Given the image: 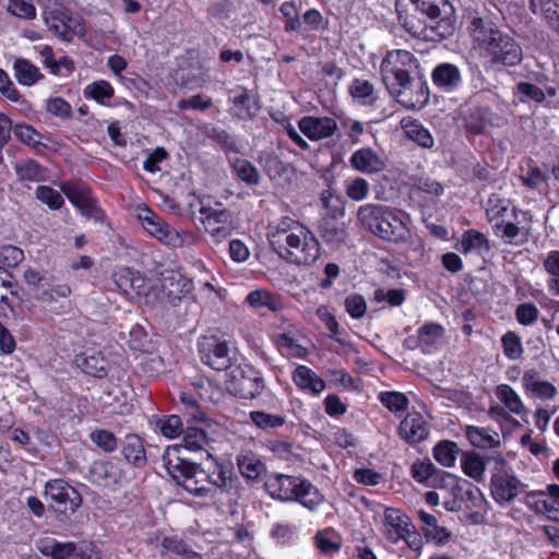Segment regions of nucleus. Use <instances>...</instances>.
Wrapping results in <instances>:
<instances>
[{
  "mask_svg": "<svg viewBox=\"0 0 559 559\" xmlns=\"http://www.w3.org/2000/svg\"><path fill=\"white\" fill-rule=\"evenodd\" d=\"M163 461L171 479L194 497L214 498L217 489H229L233 472L217 461L213 471L205 469L201 464L180 457L178 447H168Z\"/></svg>",
  "mask_w": 559,
  "mask_h": 559,
  "instance_id": "obj_1",
  "label": "nucleus"
},
{
  "mask_svg": "<svg viewBox=\"0 0 559 559\" xmlns=\"http://www.w3.org/2000/svg\"><path fill=\"white\" fill-rule=\"evenodd\" d=\"M403 27L417 38L443 39L454 32V9L448 0H396Z\"/></svg>",
  "mask_w": 559,
  "mask_h": 559,
  "instance_id": "obj_2",
  "label": "nucleus"
},
{
  "mask_svg": "<svg viewBox=\"0 0 559 559\" xmlns=\"http://www.w3.org/2000/svg\"><path fill=\"white\" fill-rule=\"evenodd\" d=\"M357 223L382 240L402 242L409 237V229L400 212L383 204L368 203L357 210Z\"/></svg>",
  "mask_w": 559,
  "mask_h": 559,
  "instance_id": "obj_3",
  "label": "nucleus"
},
{
  "mask_svg": "<svg viewBox=\"0 0 559 559\" xmlns=\"http://www.w3.org/2000/svg\"><path fill=\"white\" fill-rule=\"evenodd\" d=\"M274 251L288 263L296 265H311L320 257V243L311 230L299 228L296 234L280 235L275 240Z\"/></svg>",
  "mask_w": 559,
  "mask_h": 559,
  "instance_id": "obj_4",
  "label": "nucleus"
},
{
  "mask_svg": "<svg viewBox=\"0 0 559 559\" xmlns=\"http://www.w3.org/2000/svg\"><path fill=\"white\" fill-rule=\"evenodd\" d=\"M487 459L495 463L490 479L491 497L499 506H508L524 492L526 485L508 467L506 459L500 453Z\"/></svg>",
  "mask_w": 559,
  "mask_h": 559,
  "instance_id": "obj_5",
  "label": "nucleus"
},
{
  "mask_svg": "<svg viewBox=\"0 0 559 559\" xmlns=\"http://www.w3.org/2000/svg\"><path fill=\"white\" fill-rule=\"evenodd\" d=\"M226 390L240 399H254L265 388L260 370L249 364L233 365L225 380Z\"/></svg>",
  "mask_w": 559,
  "mask_h": 559,
  "instance_id": "obj_6",
  "label": "nucleus"
},
{
  "mask_svg": "<svg viewBox=\"0 0 559 559\" xmlns=\"http://www.w3.org/2000/svg\"><path fill=\"white\" fill-rule=\"evenodd\" d=\"M44 20L50 32L64 41H71L74 36H84L85 26L83 20L73 16L71 12L62 5L47 8L44 11Z\"/></svg>",
  "mask_w": 559,
  "mask_h": 559,
  "instance_id": "obj_7",
  "label": "nucleus"
},
{
  "mask_svg": "<svg viewBox=\"0 0 559 559\" xmlns=\"http://www.w3.org/2000/svg\"><path fill=\"white\" fill-rule=\"evenodd\" d=\"M198 350L201 361L216 371H228L235 364L227 342L215 335L203 336Z\"/></svg>",
  "mask_w": 559,
  "mask_h": 559,
  "instance_id": "obj_8",
  "label": "nucleus"
},
{
  "mask_svg": "<svg viewBox=\"0 0 559 559\" xmlns=\"http://www.w3.org/2000/svg\"><path fill=\"white\" fill-rule=\"evenodd\" d=\"M414 55L407 50L390 51L381 63V74L388 88H394L395 82L404 84L409 78V71L416 68Z\"/></svg>",
  "mask_w": 559,
  "mask_h": 559,
  "instance_id": "obj_9",
  "label": "nucleus"
},
{
  "mask_svg": "<svg viewBox=\"0 0 559 559\" xmlns=\"http://www.w3.org/2000/svg\"><path fill=\"white\" fill-rule=\"evenodd\" d=\"M138 216L144 229L153 237L173 248L182 247L185 242L182 235L170 225L165 223L147 206L140 209Z\"/></svg>",
  "mask_w": 559,
  "mask_h": 559,
  "instance_id": "obj_10",
  "label": "nucleus"
},
{
  "mask_svg": "<svg viewBox=\"0 0 559 559\" xmlns=\"http://www.w3.org/2000/svg\"><path fill=\"white\" fill-rule=\"evenodd\" d=\"M45 496L58 504L60 513L67 518L82 504L80 492L62 479L49 480L45 486Z\"/></svg>",
  "mask_w": 559,
  "mask_h": 559,
  "instance_id": "obj_11",
  "label": "nucleus"
},
{
  "mask_svg": "<svg viewBox=\"0 0 559 559\" xmlns=\"http://www.w3.org/2000/svg\"><path fill=\"white\" fill-rule=\"evenodd\" d=\"M61 190L69 201L76 206L87 218L103 221L104 212L98 207L96 201L92 198L91 191L84 185L78 182H63Z\"/></svg>",
  "mask_w": 559,
  "mask_h": 559,
  "instance_id": "obj_12",
  "label": "nucleus"
},
{
  "mask_svg": "<svg viewBox=\"0 0 559 559\" xmlns=\"http://www.w3.org/2000/svg\"><path fill=\"white\" fill-rule=\"evenodd\" d=\"M405 84L401 81L395 82L394 88H389L395 93L397 100L407 108H421L429 100V91L426 82L421 79L407 78Z\"/></svg>",
  "mask_w": 559,
  "mask_h": 559,
  "instance_id": "obj_13",
  "label": "nucleus"
},
{
  "mask_svg": "<svg viewBox=\"0 0 559 559\" xmlns=\"http://www.w3.org/2000/svg\"><path fill=\"white\" fill-rule=\"evenodd\" d=\"M486 57H489L492 63L514 67L522 61L523 53L522 48L512 37L501 34L486 51Z\"/></svg>",
  "mask_w": 559,
  "mask_h": 559,
  "instance_id": "obj_14",
  "label": "nucleus"
},
{
  "mask_svg": "<svg viewBox=\"0 0 559 559\" xmlns=\"http://www.w3.org/2000/svg\"><path fill=\"white\" fill-rule=\"evenodd\" d=\"M88 475L91 481L97 486L115 487L123 478L122 463L117 459L95 461L90 466Z\"/></svg>",
  "mask_w": 559,
  "mask_h": 559,
  "instance_id": "obj_15",
  "label": "nucleus"
},
{
  "mask_svg": "<svg viewBox=\"0 0 559 559\" xmlns=\"http://www.w3.org/2000/svg\"><path fill=\"white\" fill-rule=\"evenodd\" d=\"M429 424L418 412L408 413L399 426V436L406 443L414 445L425 441L429 436Z\"/></svg>",
  "mask_w": 559,
  "mask_h": 559,
  "instance_id": "obj_16",
  "label": "nucleus"
},
{
  "mask_svg": "<svg viewBox=\"0 0 559 559\" xmlns=\"http://www.w3.org/2000/svg\"><path fill=\"white\" fill-rule=\"evenodd\" d=\"M290 154L295 155V152L285 146L282 142H278L277 152L261 151L258 160L269 177L273 179L281 177L286 171V166L292 163L288 156Z\"/></svg>",
  "mask_w": 559,
  "mask_h": 559,
  "instance_id": "obj_17",
  "label": "nucleus"
},
{
  "mask_svg": "<svg viewBox=\"0 0 559 559\" xmlns=\"http://www.w3.org/2000/svg\"><path fill=\"white\" fill-rule=\"evenodd\" d=\"M317 231L324 243L332 249H340L348 238L345 223L333 217H321Z\"/></svg>",
  "mask_w": 559,
  "mask_h": 559,
  "instance_id": "obj_18",
  "label": "nucleus"
},
{
  "mask_svg": "<svg viewBox=\"0 0 559 559\" xmlns=\"http://www.w3.org/2000/svg\"><path fill=\"white\" fill-rule=\"evenodd\" d=\"M300 479L301 477L285 474H272L266 477L264 488L272 498L290 501Z\"/></svg>",
  "mask_w": 559,
  "mask_h": 559,
  "instance_id": "obj_19",
  "label": "nucleus"
},
{
  "mask_svg": "<svg viewBox=\"0 0 559 559\" xmlns=\"http://www.w3.org/2000/svg\"><path fill=\"white\" fill-rule=\"evenodd\" d=\"M74 362L84 373L95 378H105L110 369L105 354L95 349H87L76 355Z\"/></svg>",
  "mask_w": 559,
  "mask_h": 559,
  "instance_id": "obj_20",
  "label": "nucleus"
},
{
  "mask_svg": "<svg viewBox=\"0 0 559 559\" xmlns=\"http://www.w3.org/2000/svg\"><path fill=\"white\" fill-rule=\"evenodd\" d=\"M299 129L309 140H321L332 136L337 130V124L330 117L307 116L300 119Z\"/></svg>",
  "mask_w": 559,
  "mask_h": 559,
  "instance_id": "obj_21",
  "label": "nucleus"
},
{
  "mask_svg": "<svg viewBox=\"0 0 559 559\" xmlns=\"http://www.w3.org/2000/svg\"><path fill=\"white\" fill-rule=\"evenodd\" d=\"M468 29L474 45L484 49L485 52L502 34L491 21L478 16L472 19Z\"/></svg>",
  "mask_w": 559,
  "mask_h": 559,
  "instance_id": "obj_22",
  "label": "nucleus"
},
{
  "mask_svg": "<svg viewBox=\"0 0 559 559\" xmlns=\"http://www.w3.org/2000/svg\"><path fill=\"white\" fill-rule=\"evenodd\" d=\"M112 281L124 295L133 297L145 293V278L130 267H121L114 272Z\"/></svg>",
  "mask_w": 559,
  "mask_h": 559,
  "instance_id": "obj_23",
  "label": "nucleus"
},
{
  "mask_svg": "<svg viewBox=\"0 0 559 559\" xmlns=\"http://www.w3.org/2000/svg\"><path fill=\"white\" fill-rule=\"evenodd\" d=\"M290 501L298 502L309 511L314 512L323 503L324 496L310 480L301 477Z\"/></svg>",
  "mask_w": 559,
  "mask_h": 559,
  "instance_id": "obj_24",
  "label": "nucleus"
},
{
  "mask_svg": "<svg viewBox=\"0 0 559 559\" xmlns=\"http://www.w3.org/2000/svg\"><path fill=\"white\" fill-rule=\"evenodd\" d=\"M464 435L469 443L483 450L500 447V437L496 430L477 426H466Z\"/></svg>",
  "mask_w": 559,
  "mask_h": 559,
  "instance_id": "obj_25",
  "label": "nucleus"
},
{
  "mask_svg": "<svg viewBox=\"0 0 559 559\" xmlns=\"http://www.w3.org/2000/svg\"><path fill=\"white\" fill-rule=\"evenodd\" d=\"M121 452L129 464L135 467L145 466L147 459L142 438L129 433L121 442Z\"/></svg>",
  "mask_w": 559,
  "mask_h": 559,
  "instance_id": "obj_26",
  "label": "nucleus"
},
{
  "mask_svg": "<svg viewBox=\"0 0 559 559\" xmlns=\"http://www.w3.org/2000/svg\"><path fill=\"white\" fill-rule=\"evenodd\" d=\"M489 455L481 456L478 452L475 451H462L461 452V468L464 474L475 481L480 483L484 480L485 471H486V462H490L488 460Z\"/></svg>",
  "mask_w": 559,
  "mask_h": 559,
  "instance_id": "obj_27",
  "label": "nucleus"
},
{
  "mask_svg": "<svg viewBox=\"0 0 559 559\" xmlns=\"http://www.w3.org/2000/svg\"><path fill=\"white\" fill-rule=\"evenodd\" d=\"M495 234L500 237L508 245H522L527 241L530 235V228L525 226H519L512 222H497L493 224Z\"/></svg>",
  "mask_w": 559,
  "mask_h": 559,
  "instance_id": "obj_28",
  "label": "nucleus"
},
{
  "mask_svg": "<svg viewBox=\"0 0 559 559\" xmlns=\"http://www.w3.org/2000/svg\"><path fill=\"white\" fill-rule=\"evenodd\" d=\"M443 334L444 329L439 323H426L417 332L416 346H418L424 354H430L437 348Z\"/></svg>",
  "mask_w": 559,
  "mask_h": 559,
  "instance_id": "obj_29",
  "label": "nucleus"
},
{
  "mask_svg": "<svg viewBox=\"0 0 559 559\" xmlns=\"http://www.w3.org/2000/svg\"><path fill=\"white\" fill-rule=\"evenodd\" d=\"M417 515L424 524L421 530L428 540H433L438 545H443L449 542L451 532L443 526H439L435 515L423 510H419Z\"/></svg>",
  "mask_w": 559,
  "mask_h": 559,
  "instance_id": "obj_30",
  "label": "nucleus"
},
{
  "mask_svg": "<svg viewBox=\"0 0 559 559\" xmlns=\"http://www.w3.org/2000/svg\"><path fill=\"white\" fill-rule=\"evenodd\" d=\"M238 469L247 480L254 481L265 472L264 463L252 452H243L236 459Z\"/></svg>",
  "mask_w": 559,
  "mask_h": 559,
  "instance_id": "obj_31",
  "label": "nucleus"
},
{
  "mask_svg": "<svg viewBox=\"0 0 559 559\" xmlns=\"http://www.w3.org/2000/svg\"><path fill=\"white\" fill-rule=\"evenodd\" d=\"M459 250L465 254L477 253L478 255H484L489 253L490 245L483 233L476 229H468L462 235Z\"/></svg>",
  "mask_w": 559,
  "mask_h": 559,
  "instance_id": "obj_32",
  "label": "nucleus"
},
{
  "mask_svg": "<svg viewBox=\"0 0 559 559\" xmlns=\"http://www.w3.org/2000/svg\"><path fill=\"white\" fill-rule=\"evenodd\" d=\"M522 383L526 391L532 392L539 399H552L557 394V389L548 381L539 380L535 370L525 371L522 377Z\"/></svg>",
  "mask_w": 559,
  "mask_h": 559,
  "instance_id": "obj_33",
  "label": "nucleus"
},
{
  "mask_svg": "<svg viewBox=\"0 0 559 559\" xmlns=\"http://www.w3.org/2000/svg\"><path fill=\"white\" fill-rule=\"evenodd\" d=\"M293 380L301 390H308L313 394L321 393L324 388V381L318 374L306 366H298L294 373Z\"/></svg>",
  "mask_w": 559,
  "mask_h": 559,
  "instance_id": "obj_34",
  "label": "nucleus"
},
{
  "mask_svg": "<svg viewBox=\"0 0 559 559\" xmlns=\"http://www.w3.org/2000/svg\"><path fill=\"white\" fill-rule=\"evenodd\" d=\"M39 551L52 559H73L76 551V544L73 542L61 543L56 539L40 540L38 545Z\"/></svg>",
  "mask_w": 559,
  "mask_h": 559,
  "instance_id": "obj_35",
  "label": "nucleus"
},
{
  "mask_svg": "<svg viewBox=\"0 0 559 559\" xmlns=\"http://www.w3.org/2000/svg\"><path fill=\"white\" fill-rule=\"evenodd\" d=\"M163 289L167 292L169 301L174 304L192 289V282L180 273H171L164 277Z\"/></svg>",
  "mask_w": 559,
  "mask_h": 559,
  "instance_id": "obj_36",
  "label": "nucleus"
},
{
  "mask_svg": "<svg viewBox=\"0 0 559 559\" xmlns=\"http://www.w3.org/2000/svg\"><path fill=\"white\" fill-rule=\"evenodd\" d=\"M353 166L366 173H378L384 168V162L370 148H362L352 156Z\"/></svg>",
  "mask_w": 559,
  "mask_h": 559,
  "instance_id": "obj_37",
  "label": "nucleus"
},
{
  "mask_svg": "<svg viewBox=\"0 0 559 559\" xmlns=\"http://www.w3.org/2000/svg\"><path fill=\"white\" fill-rule=\"evenodd\" d=\"M433 83L442 88H454L461 81V73L454 64H439L432 72Z\"/></svg>",
  "mask_w": 559,
  "mask_h": 559,
  "instance_id": "obj_38",
  "label": "nucleus"
},
{
  "mask_svg": "<svg viewBox=\"0 0 559 559\" xmlns=\"http://www.w3.org/2000/svg\"><path fill=\"white\" fill-rule=\"evenodd\" d=\"M15 171L19 180L23 182H41L48 177L47 169L34 159H27L16 164Z\"/></svg>",
  "mask_w": 559,
  "mask_h": 559,
  "instance_id": "obj_39",
  "label": "nucleus"
},
{
  "mask_svg": "<svg viewBox=\"0 0 559 559\" xmlns=\"http://www.w3.org/2000/svg\"><path fill=\"white\" fill-rule=\"evenodd\" d=\"M13 69L17 82L22 85L31 86L43 79L39 69L26 59H16Z\"/></svg>",
  "mask_w": 559,
  "mask_h": 559,
  "instance_id": "obj_40",
  "label": "nucleus"
},
{
  "mask_svg": "<svg viewBox=\"0 0 559 559\" xmlns=\"http://www.w3.org/2000/svg\"><path fill=\"white\" fill-rule=\"evenodd\" d=\"M461 450L454 441L442 440L433 448L435 460L444 467H452L455 464L457 454Z\"/></svg>",
  "mask_w": 559,
  "mask_h": 559,
  "instance_id": "obj_41",
  "label": "nucleus"
},
{
  "mask_svg": "<svg viewBox=\"0 0 559 559\" xmlns=\"http://www.w3.org/2000/svg\"><path fill=\"white\" fill-rule=\"evenodd\" d=\"M496 396L511 413L521 415L525 412L520 395L510 385L499 384L496 388Z\"/></svg>",
  "mask_w": 559,
  "mask_h": 559,
  "instance_id": "obj_42",
  "label": "nucleus"
},
{
  "mask_svg": "<svg viewBox=\"0 0 559 559\" xmlns=\"http://www.w3.org/2000/svg\"><path fill=\"white\" fill-rule=\"evenodd\" d=\"M349 94L366 106L374 105L378 99L373 85L369 81L361 79L353 80L349 85Z\"/></svg>",
  "mask_w": 559,
  "mask_h": 559,
  "instance_id": "obj_43",
  "label": "nucleus"
},
{
  "mask_svg": "<svg viewBox=\"0 0 559 559\" xmlns=\"http://www.w3.org/2000/svg\"><path fill=\"white\" fill-rule=\"evenodd\" d=\"M543 267L550 276L547 282L548 289L559 296V250H551L543 261Z\"/></svg>",
  "mask_w": 559,
  "mask_h": 559,
  "instance_id": "obj_44",
  "label": "nucleus"
},
{
  "mask_svg": "<svg viewBox=\"0 0 559 559\" xmlns=\"http://www.w3.org/2000/svg\"><path fill=\"white\" fill-rule=\"evenodd\" d=\"M457 496L462 508L464 507L465 509L478 508L484 501L480 489L467 480H463V485L457 487Z\"/></svg>",
  "mask_w": 559,
  "mask_h": 559,
  "instance_id": "obj_45",
  "label": "nucleus"
},
{
  "mask_svg": "<svg viewBox=\"0 0 559 559\" xmlns=\"http://www.w3.org/2000/svg\"><path fill=\"white\" fill-rule=\"evenodd\" d=\"M384 520L385 523L395 531L396 538L402 537L411 527H413L409 518L397 509L388 508L384 511Z\"/></svg>",
  "mask_w": 559,
  "mask_h": 559,
  "instance_id": "obj_46",
  "label": "nucleus"
},
{
  "mask_svg": "<svg viewBox=\"0 0 559 559\" xmlns=\"http://www.w3.org/2000/svg\"><path fill=\"white\" fill-rule=\"evenodd\" d=\"M234 173L237 177L249 186H255L260 182V175L257 168L246 159L235 158L230 160Z\"/></svg>",
  "mask_w": 559,
  "mask_h": 559,
  "instance_id": "obj_47",
  "label": "nucleus"
},
{
  "mask_svg": "<svg viewBox=\"0 0 559 559\" xmlns=\"http://www.w3.org/2000/svg\"><path fill=\"white\" fill-rule=\"evenodd\" d=\"M155 429L169 439L176 438L183 432L181 418L177 415L164 416L156 419Z\"/></svg>",
  "mask_w": 559,
  "mask_h": 559,
  "instance_id": "obj_48",
  "label": "nucleus"
},
{
  "mask_svg": "<svg viewBox=\"0 0 559 559\" xmlns=\"http://www.w3.org/2000/svg\"><path fill=\"white\" fill-rule=\"evenodd\" d=\"M183 448L191 451L203 450L209 444V438L203 429L187 427L182 432Z\"/></svg>",
  "mask_w": 559,
  "mask_h": 559,
  "instance_id": "obj_49",
  "label": "nucleus"
},
{
  "mask_svg": "<svg viewBox=\"0 0 559 559\" xmlns=\"http://www.w3.org/2000/svg\"><path fill=\"white\" fill-rule=\"evenodd\" d=\"M251 421L263 430L282 427L286 419L278 414H270L263 411H252L249 414Z\"/></svg>",
  "mask_w": 559,
  "mask_h": 559,
  "instance_id": "obj_50",
  "label": "nucleus"
},
{
  "mask_svg": "<svg viewBox=\"0 0 559 559\" xmlns=\"http://www.w3.org/2000/svg\"><path fill=\"white\" fill-rule=\"evenodd\" d=\"M300 223H298L295 219H292L289 217H283L278 224L274 227H272L271 231L267 234V238L270 241L271 248L274 250L276 248L275 240L277 237L282 234L284 236H288L289 234L294 233L296 234V230H299V228H304Z\"/></svg>",
  "mask_w": 559,
  "mask_h": 559,
  "instance_id": "obj_51",
  "label": "nucleus"
},
{
  "mask_svg": "<svg viewBox=\"0 0 559 559\" xmlns=\"http://www.w3.org/2000/svg\"><path fill=\"white\" fill-rule=\"evenodd\" d=\"M84 95L104 105L114 96V88L106 81H97L85 87Z\"/></svg>",
  "mask_w": 559,
  "mask_h": 559,
  "instance_id": "obj_52",
  "label": "nucleus"
},
{
  "mask_svg": "<svg viewBox=\"0 0 559 559\" xmlns=\"http://www.w3.org/2000/svg\"><path fill=\"white\" fill-rule=\"evenodd\" d=\"M321 202L326 211L322 217H333L334 219L342 221L345 215V210L338 197L333 195L329 191H324L321 194Z\"/></svg>",
  "mask_w": 559,
  "mask_h": 559,
  "instance_id": "obj_53",
  "label": "nucleus"
},
{
  "mask_svg": "<svg viewBox=\"0 0 559 559\" xmlns=\"http://www.w3.org/2000/svg\"><path fill=\"white\" fill-rule=\"evenodd\" d=\"M503 354L511 360L519 359L523 354V345L520 336L512 331L507 332L501 337Z\"/></svg>",
  "mask_w": 559,
  "mask_h": 559,
  "instance_id": "obj_54",
  "label": "nucleus"
},
{
  "mask_svg": "<svg viewBox=\"0 0 559 559\" xmlns=\"http://www.w3.org/2000/svg\"><path fill=\"white\" fill-rule=\"evenodd\" d=\"M401 128L407 140H431V134L416 119L404 118L401 120Z\"/></svg>",
  "mask_w": 559,
  "mask_h": 559,
  "instance_id": "obj_55",
  "label": "nucleus"
},
{
  "mask_svg": "<svg viewBox=\"0 0 559 559\" xmlns=\"http://www.w3.org/2000/svg\"><path fill=\"white\" fill-rule=\"evenodd\" d=\"M488 122L486 119V111L481 108L471 110L466 117V130L471 135L484 134L487 129Z\"/></svg>",
  "mask_w": 559,
  "mask_h": 559,
  "instance_id": "obj_56",
  "label": "nucleus"
},
{
  "mask_svg": "<svg viewBox=\"0 0 559 559\" xmlns=\"http://www.w3.org/2000/svg\"><path fill=\"white\" fill-rule=\"evenodd\" d=\"M91 440L104 452L111 453L118 448L116 436L106 429H96L91 432Z\"/></svg>",
  "mask_w": 559,
  "mask_h": 559,
  "instance_id": "obj_57",
  "label": "nucleus"
},
{
  "mask_svg": "<svg viewBox=\"0 0 559 559\" xmlns=\"http://www.w3.org/2000/svg\"><path fill=\"white\" fill-rule=\"evenodd\" d=\"M379 400L391 412L404 411L409 403L405 394L395 391L380 393Z\"/></svg>",
  "mask_w": 559,
  "mask_h": 559,
  "instance_id": "obj_58",
  "label": "nucleus"
},
{
  "mask_svg": "<svg viewBox=\"0 0 559 559\" xmlns=\"http://www.w3.org/2000/svg\"><path fill=\"white\" fill-rule=\"evenodd\" d=\"M521 179L523 183L530 188H536L540 183L545 182L547 180V175L539 169L536 165H534L532 162L527 163L526 168H521Z\"/></svg>",
  "mask_w": 559,
  "mask_h": 559,
  "instance_id": "obj_59",
  "label": "nucleus"
},
{
  "mask_svg": "<svg viewBox=\"0 0 559 559\" xmlns=\"http://www.w3.org/2000/svg\"><path fill=\"white\" fill-rule=\"evenodd\" d=\"M36 198L47 204L52 210H58L63 205V198L57 190L48 186H39L36 189Z\"/></svg>",
  "mask_w": 559,
  "mask_h": 559,
  "instance_id": "obj_60",
  "label": "nucleus"
},
{
  "mask_svg": "<svg viewBox=\"0 0 559 559\" xmlns=\"http://www.w3.org/2000/svg\"><path fill=\"white\" fill-rule=\"evenodd\" d=\"M23 259L24 252L20 248L11 245L0 247V266L3 269L15 267Z\"/></svg>",
  "mask_w": 559,
  "mask_h": 559,
  "instance_id": "obj_61",
  "label": "nucleus"
},
{
  "mask_svg": "<svg viewBox=\"0 0 559 559\" xmlns=\"http://www.w3.org/2000/svg\"><path fill=\"white\" fill-rule=\"evenodd\" d=\"M436 472L437 468L430 460H416L411 467L412 477L420 484L428 480Z\"/></svg>",
  "mask_w": 559,
  "mask_h": 559,
  "instance_id": "obj_62",
  "label": "nucleus"
},
{
  "mask_svg": "<svg viewBox=\"0 0 559 559\" xmlns=\"http://www.w3.org/2000/svg\"><path fill=\"white\" fill-rule=\"evenodd\" d=\"M347 313L354 319H361L367 311V302L361 295L352 294L344 301Z\"/></svg>",
  "mask_w": 559,
  "mask_h": 559,
  "instance_id": "obj_63",
  "label": "nucleus"
},
{
  "mask_svg": "<svg viewBox=\"0 0 559 559\" xmlns=\"http://www.w3.org/2000/svg\"><path fill=\"white\" fill-rule=\"evenodd\" d=\"M369 193V183L364 178L357 177L349 180L346 185V194L354 201H361Z\"/></svg>",
  "mask_w": 559,
  "mask_h": 559,
  "instance_id": "obj_64",
  "label": "nucleus"
}]
</instances>
